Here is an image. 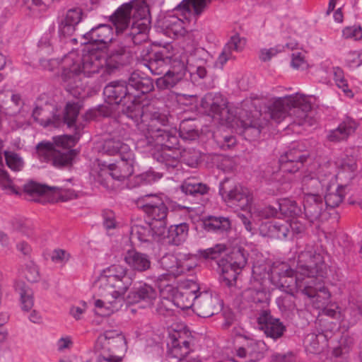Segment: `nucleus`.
I'll list each match as a JSON object with an SVG mask.
<instances>
[{"label": "nucleus", "mask_w": 362, "mask_h": 362, "mask_svg": "<svg viewBox=\"0 0 362 362\" xmlns=\"http://www.w3.org/2000/svg\"><path fill=\"white\" fill-rule=\"evenodd\" d=\"M174 146L172 144H170L169 146H160L161 151H158L153 154L154 159L163 165L168 171L177 168L180 165V152L173 149Z\"/></svg>", "instance_id": "nucleus-26"}, {"label": "nucleus", "mask_w": 362, "mask_h": 362, "mask_svg": "<svg viewBox=\"0 0 362 362\" xmlns=\"http://www.w3.org/2000/svg\"><path fill=\"white\" fill-rule=\"evenodd\" d=\"M258 327L267 337L274 340L281 338L286 330L279 319L274 317L269 311H262L257 317Z\"/></svg>", "instance_id": "nucleus-17"}, {"label": "nucleus", "mask_w": 362, "mask_h": 362, "mask_svg": "<svg viewBox=\"0 0 362 362\" xmlns=\"http://www.w3.org/2000/svg\"><path fill=\"white\" fill-rule=\"evenodd\" d=\"M301 168L300 162L294 163L279 160V165L267 166L264 170V177L269 185H274L272 193L281 192L284 189L281 187L284 184L291 182L292 177L288 174H293Z\"/></svg>", "instance_id": "nucleus-12"}, {"label": "nucleus", "mask_w": 362, "mask_h": 362, "mask_svg": "<svg viewBox=\"0 0 362 362\" xmlns=\"http://www.w3.org/2000/svg\"><path fill=\"white\" fill-rule=\"evenodd\" d=\"M219 191L224 201L230 206L241 210H249L253 204V193L247 187L235 185L230 190L226 191L223 187H221Z\"/></svg>", "instance_id": "nucleus-14"}, {"label": "nucleus", "mask_w": 362, "mask_h": 362, "mask_svg": "<svg viewBox=\"0 0 362 362\" xmlns=\"http://www.w3.org/2000/svg\"><path fill=\"white\" fill-rule=\"evenodd\" d=\"M51 105L36 107L33 111V117L44 127H60L66 124L69 128L74 127L72 135H62L53 137V142L42 141L36 146L38 156L47 161H52L53 165L64 167L71 163L76 156L71 149L79 140L83 126L76 124L80 106L76 103H68L63 113H58Z\"/></svg>", "instance_id": "nucleus-1"}, {"label": "nucleus", "mask_w": 362, "mask_h": 362, "mask_svg": "<svg viewBox=\"0 0 362 362\" xmlns=\"http://www.w3.org/2000/svg\"><path fill=\"white\" fill-rule=\"evenodd\" d=\"M157 291L151 286L144 284L134 288L127 296L129 303H141L144 308H150L157 299Z\"/></svg>", "instance_id": "nucleus-19"}, {"label": "nucleus", "mask_w": 362, "mask_h": 362, "mask_svg": "<svg viewBox=\"0 0 362 362\" xmlns=\"http://www.w3.org/2000/svg\"><path fill=\"white\" fill-rule=\"evenodd\" d=\"M187 71L185 62L182 59H174L170 67L163 74L164 75L156 81L159 89H169L180 82Z\"/></svg>", "instance_id": "nucleus-16"}, {"label": "nucleus", "mask_w": 362, "mask_h": 362, "mask_svg": "<svg viewBox=\"0 0 362 362\" xmlns=\"http://www.w3.org/2000/svg\"><path fill=\"white\" fill-rule=\"evenodd\" d=\"M83 36L88 43L100 45V48L107 47V45L112 43L115 40H113L112 28L106 24H100L93 28Z\"/></svg>", "instance_id": "nucleus-23"}, {"label": "nucleus", "mask_w": 362, "mask_h": 362, "mask_svg": "<svg viewBox=\"0 0 362 362\" xmlns=\"http://www.w3.org/2000/svg\"><path fill=\"white\" fill-rule=\"evenodd\" d=\"M228 102L220 93L209 92L204 95L201 100V106L205 112L221 122L231 123L238 118L244 128L252 126V121L247 117L246 112L243 109H237L235 112L228 107Z\"/></svg>", "instance_id": "nucleus-9"}, {"label": "nucleus", "mask_w": 362, "mask_h": 362, "mask_svg": "<svg viewBox=\"0 0 362 362\" xmlns=\"http://www.w3.org/2000/svg\"><path fill=\"white\" fill-rule=\"evenodd\" d=\"M128 168L129 167L122 170L116 166V164L111 163L108 165L107 173L114 180H122L130 176V168Z\"/></svg>", "instance_id": "nucleus-51"}, {"label": "nucleus", "mask_w": 362, "mask_h": 362, "mask_svg": "<svg viewBox=\"0 0 362 362\" xmlns=\"http://www.w3.org/2000/svg\"><path fill=\"white\" fill-rule=\"evenodd\" d=\"M132 52L130 45L127 42L115 40L107 47L105 62L106 72L111 75L121 68L129 65L132 59Z\"/></svg>", "instance_id": "nucleus-11"}, {"label": "nucleus", "mask_w": 362, "mask_h": 362, "mask_svg": "<svg viewBox=\"0 0 362 362\" xmlns=\"http://www.w3.org/2000/svg\"><path fill=\"white\" fill-rule=\"evenodd\" d=\"M275 225L276 226L275 233L277 235L275 236L276 239L282 240L289 235L288 221H275Z\"/></svg>", "instance_id": "nucleus-59"}, {"label": "nucleus", "mask_w": 362, "mask_h": 362, "mask_svg": "<svg viewBox=\"0 0 362 362\" xmlns=\"http://www.w3.org/2000/svg\"><path fill=\"white\" fill-rule=\"evenodd\" d=\"M149 25L145 23H132L130 32L127 33V37L123 42H127L130 45L132 42L134 45H139L147 41L148 38V33Z\"/></svg>", "instance_id": "nucleus-34"}, {"label": "nucleus", "mask_w": 362, "mask_h": 362, "mask_svg": "<svg viewBox=\"0 0 362 362\" xmlns=\"http://www.w3.org/2000/svg\"><path fill=\"white\" fill-rule=\"evenodd\" d=\"M23 192L37 202H39L40 199H35V197H42L49 194L57 195L59 199L62 202H66L76 197V194L72 189L56 187H49L32 180L23 185Z\"/></svg>", "instance_id": "nucleus-15"}, {"label": "nucleus", "mask_w": 362, "mask_h": 362, "mask_svg": "<svg viewBox=\"0 0 362 362\" xmlns=\"http://www.w3.org/2000/svg\"><path fill=\"white\" fill-rule=\"evenodd\" d=\"M137 204L151 220V223L162 226L166 232L168 209L158 196L146 194L139 199Z\"/></svg>", "instance_id": "nucleus-13"}, {"label": "nucleus", "mask_w": 362, "mask_h": 362, "mask_svg": "<svg viewBox=\"0 0 362 362\" xmlns=\"http://www.w3.org/2000/svg\"><path fill=\"white\" fill-rule=\"evenodd\" d=\"M180 189L185 194L199 197L206 194L209 188L206 185L199 182L194 178H187L182 182Z\"/></svg>", "instance_id": "nucleus-37"}, {"label": "nucleus", "mask_w": 362, "mask_h": 362, "mask_svg": "<svg viewBox=\"0 0 362 362\" xmlns=\"http://www.w3.org/2000/svg\"><path fill=\"white\" fill-rule=\"evenodd\" d=\"M124 261L129 268L136 272H144L148 270L151 266V258L148 255L129 250L124 254Z\"/></svg>", "instance_id": "nucleus-25"}, {"label": "nucleus", "mask_w": 362, "mask_h": 362, "mask_svg": "<svg viewBox=\"0 0 362 362\" xmlns=\"http://www.w3.org/2000/svg\"><path fill=\"white\" fill-rule=\"evenodd\" d=\"M333 176L330 173H325L324 176L319 175L317 177L309 175H305L302 180V190L307 195L320 196L319 193L322 192L324 188H328L330 190V183Z\"/></svg>", "instance_id": "nucleus-18"}, {"label": "nucleus", "mask_w": 362, "mask_h": 362, "mask_svg": "<svg viewBox=\"0 0 362 362\" xmlns=\"http://www.w3.org/2000/svg\"><path fill=\"white\" fill-rule=\"evenodd\" d=\"M276 227L275 221L262 223L260 226V233L264 236L275 238V236H277L275 233Z\"/></svg>", "instance_id": "nucleus-62"}, {"label": "nucleus", "mask_w": 362, "mask_h": 362, "mask_svg": "<svg viewBox=\"0 0 362 362\" xmlns=\"http://www.w3.org/2000/svg\"><path fill=\"white\" fill-rule=\"evenodd\" d=\"M25 276L30 282L35 283L38 281L40 279V274L37 266L34 264L28 266L25 271Z\"/></svg>", "instance_id": "nucleus-63"}, {"label": "nucleus", "mask_w": 362, "mask_h": 362, "mask_svg": "<svg viewBox=\"0 0 362 362\" xmlns=\"http://www.w3.org/2000/svg\"><path fill=\"white\" fill-rule=\"evenodd\" d=\"M139 112L134 117H128L136 125L141 136L136 141V146L148 151L157 148L158 146H168L177 144V137L165 129L168 118L153 106L144 107L138 105Z\"/></svg>", "instance_id": "nucleus-5"}, {"label": "nucleus", "mask_w": 362, "mask_h": 362, "mask_svg": "<svg viewBox=\"0 0 362 362\" xmlns=\"http://www.w3.org/2000/svg\"><path fill=\"white\" fill-rule=\"evenodd\" d=\"M248 211L251 217L257 220L270 218L276 216L278 214V210L272 206H259L252 204Z\"/></svg>", "instance_id": "nucleus-39"}, {"label": "nucleus", "mask_w": 362, "mask_h": 362, "mask_svg": "<svg viewBox=\"0 0 362 362\" xmlns=\"http://www.w3.org/2000/svg\"><path fill=\"white\" fill-rule=\"evenodd\" d=\"M102 151L103 153L109 156L119 155L120 156L132 150L129 145L123 143L121 140L112 138L104 141Z\"/></svg>", "instance_id": "nucleus-36"}, {"label": "nucleus", "mask_w": 362, "mask_h": 362, "mask_svg": "<svg viewBox=\"0 0 362 362\" xmlns=\"http://www.w3.org/2000/svg\"><path fill=\"white\" fill-rule=\"evenodd\" d=\"M334 80L337 86L343 90L345 94L352 98L354 96L353 92L348 88L346 81L344 78L343 71L341 69L337 67L334 69Z\"/></svg>", "instance_id": "nucleus-52"}, {"label": "nucleus", "mask_w": 362, "mask_h": 362, "mask_svg": "<svg viewBox=\"0 0 362 362\" xmlns=\"http://www.w3.org/2000/svg\"><path fill=\"white\" fill-rule=\"evenodd\" d=\"M279 209L281 214L293 218L301 214V209L297 205V203L289 199H280L279 202Z\"/></svg>", "instance_id": "nucleus-41"}, {"label": "nucleus", "mask_w": 362, "mask_h": 362, "mask_svg": "<svg viewBox=\"0 0 362 362\" xmlns=\"http://www.w3.org/2000/svg\"><path fill=\"white\" fill-rule=\"evenodd\" d=\"M159 263L160 267L168 272V274L175 276H179L189 271L191 266L186 262L179 260L174 255L166 254L163 255Z\"/></svg>", "instance_id": "nucleus-30"}, {"label": "nucleus", "mask_w": 362, "mask_h": 362, "mask_svg": "<svg viewBox=\"0 0 362 362\" xmlns=\"http://www.w3.org/2000/svg\"><path fill=\"white\" fill-rule=\"evenodd\" d=\"M165 234V231L162 226H155V224L151 223L134 225L131 229L132 238H136L142 243L159 241Z\"/></svg>", "instance_id": "nucleus-20"}, {"label": "nucleus", "mask_w": 362, "mask_h": 362, "mask_svg": "<svg viewBox=\"0 0 362 362\" xmlns=\"http://www.w3.org/2000/svg\"><path fill=\"white\" fill-rule=\"evenodd\" d=\"M149 8L146 0H132L119 7L110 16V21L114 25L117 33L126 30L133 18L132 23H145L149 25Z\"/></svg>", "instance_id": "nucleus-10"}, {"label": "nucleus", "mask_w": 362, "mask_h": 362, "mask_svg": "<svg viewBox=\"0 0 362 362\" xmlns=\"http://www.w3.org/2000/svg\"><path fill=\"white\" fill-rule=\"evenodd\" d=\"M76 30V26L68 23L64 21H62L59 25V33L60 36H64V37L71 36Z\"/></svg>", "instance_id": "nucleus-64"}, {"label": "nucleus", "mask_w": 362, "mask_h": 362, "mask_svg": "<svg viewBox=\"0 0 362 362\" xmlns=\"http://www.w3.org/2000/svg\"><path fill=\"white\" fill-rule=\"evenodd\" d=\"M245 45V40L244 38H241L238 35L232 36L218 56L216 64L223 66L228 60L234 59V52H240Z\"/></svg>", "instance_id": "nucleus-29"}, {"label": "nucleus", "mask_w": 362, "mask_h": 362, "mask_svg": "<svg viewBox=\"0 0 362 362\" xmlns=\"http://www.w3.org/2000/svg\"><path fill=\"white\" fill-rule=\"evenodd\" d=\"M342 35L345 39L359 40L362 39V29L360 26H349L342 30Z\"/></svg>", "instance_id": "nucleus-56"}, {"label": "nucleus", "mask_w": 362, "mask_h": 362, "mask_svg": "<svg viewBox=\"0 0 362 362\" xmlns=\"http://www.w3.org/2000/svg\"><path fill=\"white\" fill-rule=\"evenodd\" d=\"M204 228L209 232L221 233L230 228V221L228 218L210 216L203 222Z\"/></svg>", "instance_id": "nucleus-35"}, {"label": "nucleus", "mask_w": 362, "mask_h": 362, "mask_svg": "<svg viewBox=\"0 0 362 362\" xmlns=\"http://www.w3.org/2000/svg\"><path fill=\"white\" fill-rule=\"evenodd\" d=\"M322 257L312 250L300 252L298 264L294 272L286 262H274L271 266L269 278L273 285L291 295L300 293L310 298H316L321 302L320 293L323 298L328 300L330 295L328 290L317 283V276L320 275Z\"/></svg>", "instance_id": "nucleus-2"}, {"label": "nucleus", "mask_w": 362, "mask_h": 362, "mask_svg": "<svg viewBox=\"0 0 362 362\" xmlns=\"http://www.w3.org/2000/svg\"><path fill=\"white\" fill-rule=\"evenodd\" d=\"M170 358L175 361H171L168 359L165 362H199L195 360H190L186 356L190 351L189 342L180 333H175L171 337L170 345Z\"/></svg>", "instance_id": "nucleus-21"}, {"label": "nucleus", "mask_w": 362, "mask_h": 362, "mask_svg": "<svg viewBox=\"0 0 362 362\" xmlns=\"http://www.w3.org/2000/svg\"><path fill=\"white\" fill-rule=\"evenodd\" d=\"M189 226L186 223L171 226L168 230L170 242L175 245L182 244L188 237Z\"/></svg>", "instance_id": "nucleus-38"}, {"label": "nucleus", "mask_w": 362, "mask_h": 362, "mask_svg": "<svg viewBox=\"0 0 362 362\" xmlns=\"http://www.w3.org/2000/svg\"><path fill=\"white\" fill-rule=\"evenodd\" d=\"M200 52L202 51L197 50L187 59H182L185 62L187 71L191 75L197 74L200 78H204L206 76L207 71L204 66L206 62L201 59Z\"/></svg>", "instance_id": "nucleus-32"}, {"label": "nucleus", "mask_w": 362, "mask_h": 362, "mask_svg": "<svg viewBox=\"0 0 362 362\" xmlns=\"http://www.w3.org/2000/svg\"><path fill=\"white\" fill-rule=\"evenodd\" d=\"M284 49V47L280 45H278L274 47L271 48H263L259 51V59L262 62L269 61L272 57L277 55L279 53L283 52Z\"/></svg>", "instance_id": "nucleus-54"}, {"label": "nucleus", "mask_w": 362, "mask_h": 362, "mask_svg": "<svg viewBox=\"0 0 362 362\" xmlns=\"http://www.w3.org/2000/svg\"><path fill=\"white\" fill-rule=\"evenodd\" d=\"M184 163L191 168L197 167L200 160V153L196 151H185L181 156Z\"/></svg>", "instance_id": "nucleus-53"}, {"label": "nucleus", "mask_w": 362, "mask_h": 362, "mask_svg": "<svg viewBox=\"0 0 362 362\" xmlns=\"http://www.w3.org/2000/svg\"><path fill=\"white\" fill-rule=\"evenodd\" d=\"M81 18L82 10L79 8H74L67 11L66 16L63 21L76 26L81 21Z\"/></svg>", "instance_id": "nucleus-58"}, {"label": "nucleus", "mask_w": 362, "mask_h": 362, "mask_svg": "<svg viewBox=\"0 0 362 362\" xmlns=\"http://www.w3.org/2000/svg\"><path fill=\"white\" fill-rule=\"evenodd\" d=\"M325 204L320 196L307 195L304 198V211L310 222L322 218Z\"/></svg>", "instance_id": "nucleus-27"}, {"label": "nucleus", "mask_w": 362, "mask_h": 362, "mask_svg": "<svg viewBox=\"0 0 362 362\" xmlns=\"http://www.w3.org/2000/svg\"><path fill=\"white\" fill-rule=\"evenodd\" d=\"M240 271L229 267L226 263L223 265L222 267V279L228 286H233L237 280L238 275Z\"/></svg>", "instance_id": "nucleus-48"}, {"label": "nucleus", "mask_w": 362, "mask_h": 362, "mask_svg": "<svg viewBox=\"0 0 362 362\" xmlns=\"http://www.w3.org/2000/svg\"><path fill=\"white\" fill-rule=\"evenodd\" d=\"M344 187L339 186L334 192H329L325 195V204L326 208L338 206L344 198Z\"/></svg>", "instance_id": "nucleus-42"}, {"label": "nucleus", "mask_w": 362, "mask_h": 362, "mask_svg": "<svg viewBox=\"0 0 362 362\" xmlns=\"http://www.w3.org/2000/svg\"><path fill=\"white\" fill-rule=\"evenodd\" d=\"M192 289H185L176 298L177 308L182 310L192 306L197 314L202 317H209L218 313L221 308L220 300L216 296H213L209 291L199 293L198 286L192 283Z\"/></svg>", "instance_id": "nucleus-8"}, {"label": "nucleus", "mask_w": 362, "mask_h": 362, "mask_svg": "<svg viewBox=\"0 0 362 362\" xmlns=\"http://www.w3.org/2000/svg\"><path fill=\"white\" fill-rule=\"evenodd\" d=\"M179 296L177 294L175 297L174 301L171 300L170 299L168 298H164L160 299L156 306V312L159 315H163V316H172L174 314V309L173 308L175 306L177 307V305L176 303V298Z\"/></svg>", "instance_id": "nucleus-44"}, {"label": "nucleus", "mask_w": 362, "mask_h": 362, "mask_svg": "<svg viewBox=\"0 0 362 362\" xmlns=\"http://www.w3.org/2000/svg\"><path fill=\"white\" fill-rule=\"evenodd\" d=\"M69 254L64 250H54L51 255L52 262L57 264H64L69 259Z\"/></svg>", "instance_id": "nucleus-61"}, {"label": "nucleus", "mask_w": 362, "mask_h": 362, "mask_svg": "<svg viewBox=\"0 0 362 362\" xmlns=\"http://www.w3.org/2000/svg\"><path fill=\"white\" fill-rule=\"evenodd\" d=\"M0 187L9 194H20L21 189L13 184L8 172L0 168Z\"/></svg>", "instance_id": "nucleus-43"}, {"label": "nucleus", "mask_w": 362, "mask_h": 362, "mask_svg": "<svg viewBox=\"0 0 362 362\" xmlns=\"http://www.w3.org/2000/svg\"><path fill=\"white\" fill-rule=\"evenodd\" d=\"M265 107L270 117L276 122H281L290 116L295 124L310 126L313 124L311 104L304 95L296 93L284 98H272L267 101Z\"/></svg>", "instance_id": "nucleus-7"}, {"label": "nucleus", "mask_w": 362, "mask_h": 362, "mask_svg": "<svg viewBox=\"0 0 362 362\" xmlns=\"http://www.w3.org/2000/svg\"><path fill=\"white\" fill-rule=\"evenodd\" d=\"M288 221V234L302 236L305 233V226L297 218H293Z\"/></svg>", "instance_id": "nucleus-55"}, {"label": "nucleus", "mask_w": 362, "mask_h": 362, "mask_svg": "<svg viewBox=\"0 0 362 362\" xmlns=\"http://www.w3.org/2000/svg\"><path fill=\"white\" fill-rule=\"evenodd\" d=\"M211 1V0H182L174 10L180 12L187 20L191 15L199 16Z\"/></svg>", "instance_id": "nucleus-28"}, {"label": "nucleus", "mask_w": 362, "mask_h": 362, "mask_svg": "<svg viewBox=\"0 0 362 362\" xmlns=\"http://www.w3.org/2000/svg\"><path fill=\"white\" fill-rule=\"evenodd\" d=\"M174 59H179V57L171 56L164 48L154 52L146 66L153 75H161L168 69V67H170Z\"/></svg>", "instance_id": "nucleus-22"}, {"label": "nucleus", "mask_w": 362, "mask_h": 362, "mask_svg": "<svg viewBox=\"0 0 362 362\" xmlns=\"http://www.w3.org/2000/svg\"><path fill=\"white\" fill-rule=\"evenodd\" d=\"M133 278L128 269L121 264H112L100 274L98 293L103 299L95 300V313L100 316H109L124 305V295L131 286Z\"/></svg>", "instance_id": "nucleus-4"}, {"label": "nucleus", "mask_w": 362, "mask_h": 362, "mask_svg": "<svg viewBox=\"0 0 362 362\" xmlns=\"http://www.w3.org/2000/svg\"><path fill=\"white\" fill-rule=\"evenodd\" d=\"M247 258L240 249L233 251L226 260V264L239 271L246 265Z\"/></svg>", "instance_id": "nucleus-45"}, {"label": "nucleus", "mask_w": 362, "mask_h": 362, "mask_svg": "<svg viewBox=\"0 0 362 362\" xmlns=\"http://www.w3.org/2000/svg\"><path fill=\"white\" fill-rule=\"evenodd\" d=\"M62 79L66 90L74 96L81 94L83 89V77H93L100 74L105 78V56L100 49L91 50L81 56L76 51H71L60 61Z\"/></svg>", "instance_id": "nucleus-3"}, {"label": "nucleus", "mask_w": 362, "mask_h": 362, "mask_svg": "<svg viewBox=\"0 0 362 362\" xmlns=\"http://www.w3.org/2000/svg\"><path fill=\"white\" fill-rule=\"evenodd\" d=\"M6 165L13 171H21L24 166L23 158L13 151H4Z\"/></svg>", "instance_id": "nucleus-46"}, {"label": "nucleus", "mask_w": 362, "mask_h": 362, "mask_svg": "<svg viewBox=\"0 0 362 362\" xmlns=\"http://www.w3.org/2000/svg\"><path fill=\"white\" fill-rule=\"evenodd\" d=\"M243 297L248 301L258 303H262L266 300L267 293L262 288H249L244 291Z\"/></svg>", "instance_id": "nucleus-47"}, {"label": "nucleus", "mask_w": 362, "mask_h": 362, "mask_svg": "<svg viewBox=\"0 0 362 362\" xmlns=\"http://www.w3.org/2000/svg\"><path fill=\"white\" fill-rule=\"evenodd\" d=\"M185 21L175 15H168L160 21V26L165 34L170 37H183L187 33Z\"/></svg>", "instance_id": "nucleus-24"}, {"label": "nucleus", "mask_w": 362, "mask_h": 362, "mask_svg": "<svg viewBox=\"0 0 362 362\" xmlns=\"http://www.w3.org/2000/svg\"><path fill=\"white\" fill-rule=\"evenodd\" d=\"M306 158L307 156L305 153L293 148L286 152L284 155L281 156L279 160H284V161H288L294 164L295 163L300 162L302 167L303 163L306 160Z\"/></svg>", "instance_id": "nucleus-50"}, {"label": "nucleus", "mask_w": 362, "mask_h": 362, "mask_svg": "<svg viewBox=\"0 0 362 362\" xmlns=\"http://www.w3.org/2000/svg\"><path fill=\"white\" fill-rule=\"evenodd\" d=\"M327 341L326 336L323 333H310L307 334L304 342L310 352L318 353L322 349V344Z\"/></svg>", "instance_id": "nucleus-40"}, {"label": "nucleus", "mask_w": 362, "mask_h": 362, "mask_svg": "<svg viewBox=\"0 0 362 362\" xmlns=\"http://www.w3.org/2000/svg\"><path fill=\"white\" fill-rule=\"evenodd\" d=\"M153 88L150 78L141 77L138 73L134 72L127 83L113 81L107 84L104 88L103 94L108 103L121 105L122 112L127 117H135L139 112V95L150 92Z\"/></svg>", "instance_id": "nucleus-6"}, {"label": "nucleus", "mask_w": 362, "mask_h": 362, "mask_svg": "<svg viewBox=\"0 0 362 362\" xmlns=\"http://www.w3.org/2000/svg\"><path fill=\"white\" fill-rule=\"evenodd\" d=\"M225 245L218 244L214 247L206 249L204 251L203 255L205 258L214 259L218 257L221 252L226 250Z\"/></svg>", "instance_id": "nucleus-60"}, {"label": "nucleus", "mask_w": 362, "mask_h": 362, "mask_svg": "<svg viewBox=\"0 0 362 362\" xmlns=\"http://www.w3.org/2000/svg\"><path fill=\"white\" fill-rule=\"evenodd\" d=\"M120 157V160L117 161L115 164L117 168L124 170L126 168H130V175L134 173V165L135 164L134 154L132 151L122 154Z\"/></svg>", "instance_id": "nucleus-49"}, {"label": "nucleus", "mask_w": 362, "mask_h": 362, "mask_svg": "<svg viewBox=\"0 0 362 362\" xmlns=\"http://www.w3.org/2000/svg\"><path fill=\"white\" fill-rule=\"evenodd\" d=\"M13 286L19 295L22 310L27 312L31 310L34 305L32 289L23 281H16Z\"/></svg>", "instance_id": "nucleus-33"}, {"label": "nucleus", "mask_w": 362, "mask_h": 362, "mask_svg": "<svg viewBox=\"0 0 362 362\" xmlns=\"http://www.w3.org/2000/svg\"><path fill=\"white\" fill-rule=\"evenodd\" d=\"M356 127V122L353 119L346 117L337 128L329 131L327 139L332 142L344 141L355 132Z\"/></svg>", "instance_id": "nucleus-31"}, {"label": "nucleus", "mask_w": 362, "mask_h": 362, "mask_svg": "<svg viewBox=\"0 0 362 362\" xmlns=\"http://www.w3.org/2000/svg\"><path fill=\"white\" fill-rule=\"evenodd\" d=\"M346 63L351 68L362 64V50L349 52L346 56Z\"/></svg>", "instance_id": "nucleus-57"}]
</instances>
